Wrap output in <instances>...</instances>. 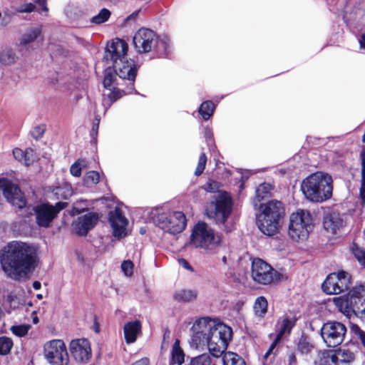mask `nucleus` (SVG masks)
Masks as SVG:
<instances>
[{
  "label": "nucleus",
  "mask_w": 365,
  "mask_h": 365,
  "mask_svg": "<svg viewBox=\"0 0 365 365\" xmlns=\"http://www.w3.org/2000/svg\"><path fill=\"white\" fill-rule=\"evenodd\" d=\"M185 354L180 346L179 339H175L171 351V363L181 365L184 363Z\"/></svg>",
  "instance_id": "nucleus-32"
},
{
  "label": "nucleus",
  "mask_w": 365,
  "mask_h": 365,
  "mask_svg": "<svg viewBox=\"0 0 365 365\" xmlns=\"http://www.w3.org/2000/svg\"><path fill=\"white\" fill-rule=\"evenodd\" d=\"M361 167V180L359 191V200L362 206L365 205V147H364L360 153Z\"/></svg>",
  "instance_id": "nucleus-30"
},
{
  "label": "nucleus",
  "mask_w": 365,
  "mask_h": 365,
  "mask_svg": "<svg viewBox=\"0 0 365 365\" xmlns=\"http://www.w3.org/2000/svg\"><path fill=\"white\" fill-rule=\"evenodd\" d=\"M223 365H246L245 361L237 354L227 351L222 356Z\"/></svg>",
  "instance_id": "nucleus-36"
},
{
  "label": "nucleus",
  "mask_w": 365,
  "mask_h": 365,
  "mask_svg": "<svg viewBox=\"0 0 365 365\" xmlns=\"http://www.w3.org/2000/svg\"><path fill=\"white\" fill-rule=\"evenodd\" d=\"M13 346V341L6 336L0 337V356L9 354Z\"/></svg>",
  "instance_id": "nucleus-41"
},
{
  "label": "nucleus",
  "mask_w": 365,
  "mask_h": 365,
  "mask_svg": "<svg viewBox=\"0 0 365 365\" xmlns=\"http://www.w3.org/2000/svg\"><path fill=\"white\" fill-rule=\"evenodd\" d=\"M272 190V187L269 183L260 184L256 190V198L257 201H261L269 195L270 191Z\"/></svg>",
  "instance_id": "nucleus-39"
},
{
  "label": "nucleus",
  "mask_w": 365,
  "mask_h": 365,
  "mask_svg": "<svg viewBox=\"0 0 365 365\" xmlns=\"http://www.w3.org/2000/svg\"><path fill=\"white\" fill-rule=\"evenodd\" d=\"M68 206L66 202H58L54 205L48 202H42L34 207L36 224L41 227L47 228L51 227L53 220L58 213Z\"/></svg>",
  "instance_id": "nucleus-11"
},
{
  "label": "nucleus",
  "mask_w": 365,
  "mask_h": 365,
  "mask_svg": "<svg viewBox=\"0 0 365 365\" xmlns=\"http://www.w3.org/2000/svg\"><path fill=\"white\" fill-rule=\"evenodd\" d=\"M83 181L87 186L96 185L100 181V174L97 171H89L85 175Z\"/></svg>",
  "instance_id": "nucleus-42"
},
{
  "label": "nucleus",
  "mask_w": 365,
  "mask_h": 365,
  "mask_svg": "<svg viewBox=\"0 0 365 365\" xmlns=\"http://www.w3.org/2000/svg\"><path fill=\"white\" fill-rule=\"evenodd\" d=\"M13 156L16 160L24 164L26 166L30 165L36 160L34 151L31 148L23 150L16 148L13 150Z\"/></svg>",
  "instance_id": "nucleus-26"
},
{
  "label": "nucleus",
  "mask_w": 365,
  "mask_h": 365,
  "mask_svg": "<svg viewBox=\"0 0 365 365\" xmlns=\"http://www.w3.org/2000/svg\"><path fill=\"white\" fill-rule=\"evenodd\" d=\"M313 227V220L307 210H298L289 217L288 235L294 241L306 240Z\"/></svg>",
  "instance_id": "nucleus-10"
},
{
  "label": "nucleus",
  "mask_w": 365,
  "mask_h": 365,
  "mask_svg": "<svg viewBox=\"0 0 365 365\" xmlns=\"http://www.w3.org/2000/svg\"><path fill=\"white\" fill-rule=\"evenodd\" d=\"M251 277L255 282L268 285L279 281L281 274L263 259L255 258L252 262Z\"/></svg>",
  "instance_id": "nucleus-12"
},
{
  "label": "nucleus",
  "mask_w": 365,
  "mask_h": 365,
  "mask_svg": "<svg viewBox=\"0 0 365 365\" xmlns=\"http://www.w3.org/2000/svg\"><path fill=\"white\" fill-rule=\"evenodd\" d=\"M222 261L224 264H226L227 263V257L225 256H224L222 258Z\"/></svg>",
  "instance_id": "nucleus-64"
},
{
  "label": "nucleus",
  "mask_w": 365,
  "mask_h": 365,
  "mask_svg": "<svg viewBox=\"0 0 365 365\" xmlns=\"http://www.w3.org/2000/svg\"><path fill=\"white\" fill-rule=\"evenodd\" d=\"M212 360L209 354H202L193 359L190 361V365H211Z\"/></svg>",
  "instance_id": "nucleus-45"
},
{
  "label": "nucleus",
  "mask_w": 365,
  "mask_h": 365,
  "mask_svg": "<svg viewBox=\"0 0 365 365\" xmlns=\"http://www.w3.org/2000/svg\"><path fill=\"white\" fill-rule=\"evenodd\" d=\"M121 269L124 274L130 277L133 274V264L130 260L123 261L121 264Z\"/></svg>",
  "instance_id": "nucleus-48"
},
{
  "label": "nucleus",
  "mask_w": 365,
  "mask_h": 365,
  "mask_svg": "<svg viewBox=\"0 0 365 365\" xmlns=\"http://www.w3.org/2000/svg\"><path fill=\"white\" fill-rule=\"evenodd\" d=\"M197 293L192 289H180L176 291L173 295L174 299L180 302H190L197 298Z\"/></svg>",
  "instance_id": "nucleus-33"
},
{
  "label": "nucleus",
  "mask_w": 365,
  "mask_h": 365,
  "mask_svg": "<svg viewBox=\"0 0 365 365\" xmlns=\"http://www.w3.org/2000/svg\"><path fill=\"white\" fill-rule=\"evenodd\" d=\"M31 328V326L30 324H19L12 326L11 331L14 335L22 337L28 334Z\"/></svg>",
  "instance_id": "nucleus-44"
},
{
  "label": "nucleus",
  "mask_w": 365,
  "mask_h": 365,
  "mask_svg": "<svg viewBox=\"0 0 365 365\" xmlns=\"http://www.w3.org/2000/svg\"><path fill=\"white\" fill-rule=\"evenodd\" d=\"M281 341V339H278L277 337H275L274 341L270 345L269 349L264 354V358L267 359L272 352L273 349L276 347L277 344Z\"/></svg>",
  "instance_id": "nucleus-51"
},
{
  "label": "nucleus",
  "mask_w": 365,
  "mask_h": 365,
  "mask_svg": "<svg viewBox=\"0 0 365 365\" xmlns=\"http://www.w3.org/2000/svg\"><path fill=\"white\" fill-rule=\"evenodd\" d=\"M98 128H97V122H93L92 130L93 132H95L96 134H97Z\"/></svg>",
  "instance_id": "nucleus-61"
},
{
  "label": "nucleus",
  "mask_w": 365,
  "mask_h": 365,
  "mask_svg": "<svg viewBox=\"0 0 365 365\" xmlns=\"http://www.w3.org/2000/svg\"><path fill=\"white\" fill-rule=\"evenodd\" d=\"M350 250L356 259L361 264L365 265V250L354 243L351 245Z\"/></svg>",
  "instance_id": "nucleus-40"
},
{
  "label": "nucleus",
  "mask_w": 365,
  "mask_h": 365,
  "mask_svg": "<svg viewBox=\"0 0 365 365\" xmlns=\"http://www.w3.org/2000/svg\"><path fill=\"white\" fill-rule=\"evenodd\" d=\"M110 16V12L107 9H103L100 12L91 19V22L95 24H101L108 21Z\"/></svg>",
  "instance_id": "nucleus-43"
},
{
  "label": "nucleus",
  "mask_w": 365,
  "mask_h": 365,
  "mask_svg": "<svg viewBox=\"0 0 365 365\" xmlns=\"http://www.w3.org/2000/svg\"><path fill=\"white\" fill-rule=\"evenodd\" d=\"M288 361L289 365H295L297 362L296 356L294 354H290L288 356Z\"/></svg>",
  "instance_id": "nucleus-56"
},
{
  "label": "nucleus",
  "mask_w": 365,
  "mask_h": 365,
  "mask_svg": "<svg viewBox=\"0 0 365 365\" xmlns=\"http://www.w3.org/2000/svg\"><path fill=\"white\" fill-rule=\"evenodd\" d=\"M359 43L361 46V48H363L365 49V34L362 35L359 39Z\"/></svg>",
  "instance_id": "nucleus-57"
},
{
  "label": "nucleus",
  "mask_w": 365,
  "mask_h": 365,
  "mask_svg": "<svg viewBox=\"0 0 365 365\" xmlns=\"http://www.w3.org/2000/svg\"><path fill=\"white\" fill-rule=\"evenodd\" d=\"M351 285V275L345 271L329 274L322 283V290L327 294H338L348 290Z\"/></svg>",
  "instance_id": "nucleus-14"
},
{
  "label": "nucleus",
  "mask_w": 365,
  "mask_h": 365,
  "mask_svg": "<svg viewBox=\"0 0 365 365\" xmlns=\"http://www.w3.org/2000/svg\"><path fill=\"white\" fill-rule=\"evenodd\" d=\"M46 1L47 0H35L36 3H37L41 6V9L40 11L41 14H42V12L47 13L48 11V9L46 6Z\"/></svg>",
  "instance_id": "nucleus-53"
},
{
  "label": "nucleus",
  "mask_w": 365,
  "mask_h": 365,
  "mask_svg": "<svg viewBox=\"0 0 365 365\" xmlns=\"http://www.w3.org/2000/svg\"><path fill=\"white\" fill-rule=\"evenodd\" d=\"M351 331L360 339L362 344L365 347V331L361 330L357 325L351 327Z\"/></svg>",
  "instance_id": "nucleus-50"
},
{
  "label": "nucleus",
  "mask_w": 365,
  "mask_h": 365,
  "mask_svg": "<svg viewBox=\"0 0 365 365\" xmlns=\"http://www.w3.org/2000/svg\"><path fill=\"white\" fill-rule=\"evenodd\" d=\"M99 216L95 212H88L78 217L73 223V230L79 235H85L97 223Z\"/></svg>",
  "instance_id": "nucleus-21"
},
{
  "label": "nucleus",
  "mask_w": 365,
  "mask_h": 365,
  "mask_svg": "<svg viewBox=\"0 0 365 365\" xmlns=\"http://www.w3.org/2000/svg\"><path fill=\"white\" fill-rule=\"evenodd\" d=\"M346 328L345 325L338 322H329L324 324L321 329V335L329 347H336L344 341Z\"/></svg>",
  "instance_id": "nucleus-15"
},
{
  "label": "nucleus",
  "mask_w": 365,
  "mask_h": 365,
  "mask_svg": "<svg viewBox=\"0 0 365 365\" xmlns=\"http://www.w3.org/2000/svg\"><path fill=\"white\" fill-rule=\"evenodd\" d=\"M267 300L264 297L261 296L257 297L254 304V312L255 315L259 317H263L267 312Z\"/></svg>",
  "instance_id": "nucleus-35"
},
{
  "label": "nucleus",
  "mask_w": 365,
  "mask_h": 365,
  "mask_svg": "<svg viewBox=\"0 0 365 365\" xmlns=\"http://www.w3.org/2000/svg\"><path fill=\"white\" fill-rule=\"evenodd\" d=\"M128 44L121 39L116 38L107 46L106 55L107 58H110L113 63L120 61V58L125 59L127 58Z\"/></svg>",
  "instance_id": "nucleus-22"
},
{
  "label": "nucleus",
  "mask_w": 365,
  "mask_h": 365,
  "mask_svg": "<svg viewBox=\"0 0 365 365\" xmlns=\"http://www.w3.org/2000/svg\"><path fill=\"white\" fill-rule=\"evenodd\" d=\"M257 215V225L264 235L272 236L276 234L280 227V220L284 215V208L282 202L272 200L262 203Z\"/></svg>",
  "instance_id": "nucleus-4"
},
{
  "label": "nucleus",
  "mask_w": 365,
  "mask_h": 365,
  "mask_svg": "<svg viewBox=\"0 0 365 365\" xmlns=\"http://www.w3.org/2000/svg\"><path fill=\"white\" fill-rule=\"evenodd\" d=\"M135 51L139 53L155 51L160 57L166 56L170 53V41L168 38L158 39L157 34L151 29L140 28L133 36Z\"/></svg>",
  "instance_id": "nucleus-5"
},
{
  "label": "nucleus",
  "mask_w": 365,
  "mask_h": 365,
  "mask_svg": "<svg viewBox=\"0 0 365 365\" xmlns=\"http://www.w3.org/2000/svg\"><path fill=\"white\" fill-rule=\"evenodd\" d=\"M125 339L127 344L134 343L141 332V323L138 320L128 322L123 327Z\"/></svg>",
  "instance_id": "nucleus-24"
},
{
  "label": "nucleus",
  "mask_w": 365,
  "mask_h": 365,
  "mask_svg": "<svg viewBox=\"0 0 365 365\" xmlns=\"http://www.w3.org/2000/svg\"><path fill=\"white\" fill-rule=\"evenodd\" d=\"M205 345L207 346L209 352L213 357L219 358L222 356H223L224 354L226 353L225 350L227 348L228 344L207 342Z\"/></svg>",
  "instance_id": "nucleus-34"
},
{
  "label": "nucleus",
  "mask_w": 365,
  "mask_h": 365,
  "mask_svg": "<svg viewBox=\"0 0 365 365\" xmlns=\"http://www.w3.org/2000/svg\"><path fill=\"white\" fill-rule=\"evenodd\" d=\"M214 110L215 105L212 101H205L199 108V113L207 120L212 115Z\"/></svg>",
  "instance_id": "nucleus-38"
},
{
  "label": "nucleus",
  "mask_w": 365,
  "mask_h": 365,
  "mask_svg": "<svg viewBox=\"0 0 365 365\" xmlns=\"http://www.w3.org/2000/svg\"><path fill=\"white\" fill-rule=\"evenodd\" d=\"M52 193L57 200H67L73 195V189L70 184L63 183L60 186L54 187L52 190Z\"/></svg>",
  "instance_id": "nucleus-31"
},
{
  "label": "nucleus",
  "mask_w": 365,
  "mask_h": 365,
  "mask_svg": "<svg viewBox=\"0 0 365 365\" xmlns=\"http://www.w3.org/2000/svg\"><path fill=\"white\" fill-rule=\"evenodd\" d=\"M295 318H284L278 324L276 337H277L278 339H282L285 334H289L292 329L295 325Z\"/></svg>",
  "instance_id": "nucleus-29"
},
{
  "label": "nucleus",
  "mask_w": 365,
  "mask_h": 365,
  "mask_svg": "<svg viewBox=\"0 0 365 365\" xmlns=\"http://www.w3.org/2000/svg\"><path fill=\"white\" fill-rule=\"evenodd\" d=\"M42 30L41 28H34L29 29L24 33L19 41V46L26 47L30 43L34 42L36 38L41 34Z\"/></svg>",
  "instance_id": "nucleus-28"
},
{
  "label": "nucleus",
  "mask_w": 365,
  "mask_h": 365,
  "mask_svg": "<svg viewBox=\"0 0 365 365\" xmlns=\"http://www.w3.org/2000/svg\"><path fill=\"white\" fill-rule=\"evenodd\" d=\"M301 190L312 202H322L332 196L333 180L331 175L323 172H316L303 180Z\"/></svg>",
  "instance_id": "nucleus-3"
},
{
  "label": "nucleus",
  "mask_w": 365,
  "mask_h": 365,
  "mask_svg": "<svg viewBox=\"0 0 365 365\" xmlns=\"http://www.w3.org/2000/svg\"><path fill=\"white\" fill-rule=\"evenodd\" d=\"M152 217L158 227L173 235L182 232L186 227V217L182 212H165L156 209Z\"/></svg>",
  "instance_id": "nucleus-9"
},
{
  "label": "nucleus",
  "mask_w": 365,
  "mask_h": 365,
  "mask_svg": "<svg viewBox=\"0 0 365 365\" xmlns=\"http://www.w3.org/2000/svg\"><path fill=\"white\" fill-rule=\"evenodd\" d=\"M9 19L6 20V19L4 18L1 20V24L3 26H6L9 24Z\"/></svg>",
  "instance_id": "nucleus-60"
},
{
  "label": "nucleus",
  "mask_w": 365,
  "mask_h": 365,
  "mask_svg": "<svg viewBox=\"0 0 365 365\" xmlns=\"http://www.w3.org/2000/svg\"><path fill=\"white\" fill-rule=\"evenodd\" d=\"M18 56L11 48H5L0 51V64L4 66H9L16 63L18 61Z\"/></svg>",
  "instance_id": "nucleus-27"
},
{
  "label": "nucleus",
  "mask_w": 365,
  "mask_h": 365,
  "mask_svg": "<svg viewBox=\"0 0 365 365\" xmlns=\"http://www.w3.org/2000/svg\"><path fill=\"white\" fill-rule=\"evenodd\" d=\"M334 302L339 310L346 317L352 313H361L365 316V287H354L347 295L334 297Z\"/></svg>",
  "instance_id": "nucleus-8"
},
{
  "label": "nucleus",
  "mask_w": 365,
  "mask_h": 365,
  "mask_svg": "<svg viewBox=\"0 0 365 365\" xmlns=\"http://www.w3.org/2000/svg\"><path fill=\"white\" fill-rule=\"evenodd\" d=\"M108 220L115 237H124L127 235L128 220L119 207H115L108 215Z\"/></svg>",
  "instance_id": "nucleus-19"
},
{
  "label": "nucleus",
  "mask_w": 365,
  "mask_h": 365,
  "mask_svg": "<svg viewBox=\"0 0 365 365\" xmlns=\"http://www.w3.org/2000/svg\"><path fill=\"white\" fill-rule=\"evenodd\" d=\"M37 248L33 244L14 240L0 250V264L5 274L20 280L32 272L38 264Z\"/></svg>",
  "instance_id": "nucleus-1"
},
{
  "label": "nucleus",
  "mask_w": 365,
  "mask_h": 365,
  "mask_svg": "<svg viewBox=\"0 0 365 365\" xmlns=\"http://www.w3.org/2000/svg\"><path fill=\"white\" fill-rule=\"evenodd\" d=\"M205 190L209 192H217L215 201L212 203L210 212L211 216L217 222L224 223L230 215L232 210L231 196L225 191H220V184L213 180H209L204 186Z\"/></svg>",
  "instance_id": "nucleus-6"
},
{
  "label": "nucleus",
  "mask_w": 365,
  "mask_h": 365,
  "mask_svg": "<svg viewBox=\"0 0 365 365\" xmlns=\"http://www.w3.org/2000/svg\"><path fill=\"white\" fill-rule=\"evenodd\" d=\"M206 163L207 156L205 153H202L199 157L197 165L195 171V175L199 176L203 173Z\"/></svg>",
  "instance_id": "nucleus-47"
},
{
  "label": "nucleus",
  "mask_w": 365,
  "mask_h": 365,
  "mask_svg": "<svg viewBox=\"0 0 365 365\" xmlns=\"http://www.w3.org/2000/svg\"><path fill=\"white\" fill-rule=\"evenodd\" d=\"M44 357L50 365H69V356L64 342L53 339L43 346Z\"/></svg>",
  "instance_id": "nucleus-13"
},
{
  "label": "nucleus",
  "mask_w": 365,
  "mask_h": 365,
  "mask_svg": "<svg viewBox=\"0 0 365 365\" xmlns=\"http://www.w3.org/2000/svg\"><path fill=\"white\" fill-rule=\"evenodd\" d=\"M35 8V5L32 3H24L18 6L16 11L19 13H30L32 12Z\"/></svg>",
  "instance_id": "nucleus-49"
},
{
  "label": "nucleus",
  "mask_w": 365,
  "mask_h": 365,
  "mask_svg": "<svg viewBox=\"0 0 365 365\" xmlns=\"http://www.w3.org/2000/svg\"><path fill=\"white\" fill-rule=\"evenodd\" d=\"M120 61L113 63V68L117 74L122 79H128L130 85L133 87L137 68L132 60L120 58Z\"/></svg>",
  "instance_id": "nucleus-20"
},
{
  "label": "nucleus",
  "mask_w": 365,
  "mask_h": 365,
  "mask_svg": "<svg viewBox=\"0 0 365 365\" xmlns=\"http://www.w3.org/2000/svg\"><path fill=\"white\" fill-rule=\"evenodd\" d=\"M35 131L38 133L39 136L43 133V130L39 127L38 128H36Z\"/></svg>",
  "instance_id": "nucleus-63"
},
{
  "label": "nucleus",
  "mask_w": 365,
  "mask_h": 365,
  "mask_svg": "<svg viewBox=\"0 0 365 365\" xmlns=\"http://www.w3.org/2000/svg\"><path fill=\"white\" fill-rule=\"evenodd\" d=\"M69 350L75 361L87 363L91 357V348L86 339H73L70 342Z\"/></svg>",
  "instance_id": "nucleus-18"
},
{
  "label": "nucleus",
  "mask_w": 365,
  "mask_h": 365,
  "mask_svg": "<svg viewBox=\"0 0 365 365\" xmlns=\"http://www.w3.org/2000/svg\"><path fill=\"white\" fill-rule=\"evenodd\" d=\"M191 344L195 348L205 346L207 342L229 344L232 339V329L222 324L216 323L209 317L195 321L192 326Z\"/></svg>",
  "instance_id": "nucleus-2"
},
{
  "label": "nucleus",
  "mask_w": 365,
  "mask_h": 365,
  "mask_svg": "<svg viewBox=\"0 0 365 365\" xmlns=\"http://www.w3.org/2000/svg\"><path fill=\"white\" fill-rule=\"evenodd\" d=\"M115 78V74L112 73L110 71H106L103 82L105 88H106L108 91V93H105L104 96H107L110 99L111 102H113L120 98L122 96L121 93H130V92H125L124 91H121L119 88H115L113 84Z\"/></svg>",
  "instance_id": "nucleus-23"
},
{
  "label": "nucleus",
  "mask_w": 365,
  "mask_h": 365,
  "mask_svg": "<svg viewBox=\"0 0 365 365\" xmlns=\"http://www.w3.org/2000/svg\"><path fill=\"white\" fill-rule=\"evenodd\" d=\"M0 189L6 200L14 206L20 209L26 207V202L19 187L6 179H0Z\"/></svg>",
  "instance_id": "nucleus-17"
},
{
  "label": "nucleus",
  "mask_w": 365,
  "mask_h": 365,
  "mask_svg": "<svg viewBox=\"0 0 365 365\" xmlns=\"http://www.w3.org/2000/svg\"><path fill=\"white\" fill-rule=\"evenodd\" d=\"M178 262H179V264L185 269H191V267L186 259L182 258V259H180L178 260Z\"/></svg>",
  "instance_id": "nucleus-54"
},
{
  "label": "nucleus",
  "mask_w": 365,
  "mask_h": 365,
  "mask_svg": "<svg viewBox=\"0 0 365 365\" xmlns=\"http://www.w3.org/2000/svg\"><path fill=\"white\" fill-rule=\"evenodd\" d=\"M297 349L303 355H309L316 351L315 346L304 336L299 339Z\"/></svg>",
  "instance_id": "nucleus-37"
},
{
  "label": "nucleus",
  "mask_w": 365,
  "mask_h": 365,
  "mask_svg": "<svg viewBox=\"0 0 365 365\" xmlns=\"http://www.w3.org/2000/svg\"><path fill=\"white\" fill-rule=\"evenodd\" d=\"M133 365H149V359L148 358H143L135 361Z\"/></svg>",
  "instance_id": "nucleus-55"
},
{
  "label": "nucleus",
  "mask_w": 365,
  "mask_h": 365,
  "mask_svg": "<svg viewBox=\"0 0 365 365\" xmlns=\"http://www.w3.org/2000/svg\"><path fill=\"white\" fill-rule=\"evenodd\" d=\"M344 225V221L340 215L336 212H332L327 215L323 221V225L325 230L331 233H336Z\"/></svg>",
  "instance_id": "nucleus-25"
},
{
  "label": "nucleus",
  "mask_w": 365,
  "mask_h": 365,
  "mask_svg": "<svg viewBox=\"0 0 365 365\" xmlns=\"http://www.w3.org/2000/svg\"><path fill=\"white\" fill-rule=\"evenodd\" d=\"M93 329L95 330V331L96 333H98L100 331L99 324L98 323L96 319H95V321H94V323H93Z\"/></svg>",
  "instance_id": "nucleus-58"
},
{
  "label": "nucleus",
  "mask_w": 365,
  "mask_h": 365,
  "mask_svg": "<svg viewBox=\"0 0 365 365\" xmlns=\"http://www.w3.org/2000/svg\"><path fill=\"white\" fill-rule=\"evenodd\" d=\"M86 167L85 160H78L73 163L70 168L71 174L74 177H79L81 175V170Z\"/></svg>",
  "instance_id": "nucleus-46"
},
{
  "label": "nucleus",
  "mask_w": 365,
  "mask_h": 365,
  "mask_svg": "<svg viewBox=\"0 0 365 365\" xmlns=\"http://www.w3.org/2000/svg\"><path fill=\"white\" fill-rule=\"evenodd\" d=\"M33 287H34V289L38 290V289H41V283L39 282L35 281L33 283Z\"/></svg>",
  "instance_id": "nucleus-59"
},
{
  "label": "nucleus",
  "mask_w": 365,
  "mask_h": 365,
  "mask_svg": "<svg viewBox=\"0 0 365 365\" xmlns=\"http://www.w3.org/2000/svg\"><path fill=\"white\" fill-rule=\"evenodd\" d=\"M191 242L196 247L214 254L223 245L222 235L205 222L197 223L193 228Z\"/></svg>",
  "instance_id": "nucleus-7"
},
{
  "label": "nucleus",
  "mask_w": 365,
  "mask_h": 365,
  "mask_svg": "<svg viewBox=\"0 0 365 365\" xmlns=\"http://www.w3.org/2000/svg\"><path fill=\"white\" fill-rule=\"evenodd\" d=\"M100 120H101L100 116L99 115H96L95 116V119H94V122H97V128H98V126H99Z\"/></svg>",
  "instance_id": "nucleus-62"
},
{
  "label": "nucleus",
  "mask_w": 365,
  "mask_h": 365,
  "mask_svg": "<svg viewBox=\"0 0 365 365\" xmlns=\"http://www.w3.org/2000/svg\"><path fill=\"white\" fill-rule=\"evenodd\" d=\"M204 137L207 141H212L213 140V133L211 128L207 127L204 130ZM209 143V142H207Z\"/></svg>",
  "instance_id": "nucleus-52"
},
{
  "label": "nucleus",
  "mask_w": 365,
  "mask_h": 365,
  "mask_svg": "<svg viewBox=\"0 0 365 365\" xmlns=\"http://www.w3.org/2000/svg\"><path fill=\"white\" fill-rule=\"evenodd\" d=\"M354 358L353 353L348 350H339L335 353L332 351H323L318 352V359L314 361V364L315 365L349 364Z\"/></svg>",
  "instance_id": "nucleus-16"
}]
</instances>
